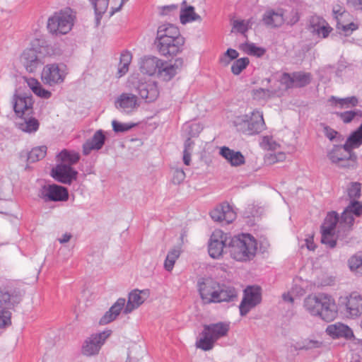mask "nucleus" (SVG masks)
Returning a JSON list of instances; mask_svg holds the SVG:
<instances>
[{
	"instance_id": "obj_6",
	"label": "nucleus",
	"mask_w": 362,
	"mask_h": 362,
	"mask_svg": "<svg viewBox=\"0 0 362 362\" xmlns=\"http://www.w3.org/2000/svg\"><path fill=\"white\" fill-rule=\"evenodd\" d=\"M257 250V240L250 234H240L230 240V255L236 261L247 262L252 259Z\"/></svg>"
},
{
	"instance_id": "obj_11",
	"label": "nucleus",
	"mask_w": 362,
	"mask_h": 362,
	"mask_svg": "<svg viewBox=\"0 0 362 362\" xmlns=\"http://www.w3.org/2000/svg\"><path fill=\"white\" fill-rule=\"evenodd\" d=\"M67 74L65 65L56 63L48 64L43 67L40 78L45 84L52 86L62 83Z\"/></svg>"
},
{
	"instance_id": "obj_42",
	"label": "nucleus",
	"mask_w": 362,
	"mask_h": 362,
	"mask_svg": "<svg viewBox=\"0 0 362 362\" xmlns=\"http://www.w3.org/2000/svg\"><path fill=\"white\" fill-rule=\"evenodd\" d=\"M337 221L338 216L336 212L328 213L322 226V230L327 229V230L334 231Z\"/></svg>"
},
{
	"instance_id": "obj_41",
	"label": "nucleus",
	"mask_w": 362,
	"mask_h": 362,
	"mask_svg": "<svg viewBox=\"0 0 362 362\" xmlns=\"http://www.w3.org/2000/svg\"><path fill=\"white\" fill-rule=\"evenodd\" d=\"M180 251L178 249H173L168 253L164 262V267L167 271L171 272L173 270L174 264L180 257Z\"/></svg>"
},
{
	"instance_id": "obj_35",
	"label": "nucleus",
	"mask_w": 362,
	"mask_h": 362,
	"mask_svg": "<svg viewBox=\"0 0 362 362\" xmlns=\"http://www.w3.org/2000/svg\"><path fill=\"white\" fill-rule=\"evenodd\" d=\"M326 332L333 338H349L353 336L351 329L347 325L340 322L329 325L326 329Z\"/></svg>"
},
{
	"instance_id": "obj_61",
	"label": "nucleus",
	"mask_w": 362,
	"mask_h": 362,
	"mask_svg": "<svg viewBox=\"0 0 362 362\" xmlns=\"http://www.w3.org/2000/svg\"><path fill=\"white\" fill-rule=\"evenodd\" d=\"M128 71H129L128 66L119 63L118 69H117V76L118 78H120V77L123 76L124 75H125L128 72Z\"/></svg>"
},
{
	"instance_id": "obj_7",
	"label": "nucleus",
	"mask_w": 362,
	"mask_h": 362,
	"mask_svg": "<svg viewBox=\"0 0 362 362\" xmlns=\"http://www.w3.org/2000/svg\"><path fill=\"white\" fill-rule=\"evenodd\" d=\"M49 46L41 44L36 39L32 42L30 47L21 52L19 62L26 71L35 73L44 64L43 59L49 55Z\"/></svg>"
},
{
	"instance_id": "obj_1",
	"label": "nucleus",
	"mask_w": 362,
	"mask_h": 362,
	"mask_svg": "<svg viewBox=\"0 0 362 362\" xmlns=\"http://www.w3.org/2000/svg\"><path fill=\"white\" fill-rule=\"evenodd\" d=\"M185 43V37L177 26L165 23L158 28L155 45L161 55H177L182 52Z\"/></svg>"
},
{
	"instance_id": "obj_34",
	"label": "nucleus",
	"mask_w": 362,
	"mask_h": 362,
	"mask_svg": "<svg viewBox=\"0 0 362 362\" xmlns=\"http://www.w3.org/2000/svg\"><path fill=\"white\" fill-rule=\"evenodd\" d=\"M328 101L332 107L340 109L354 107L358 104V98L354 95L346 98L331 96Z\"/></svg>"
},
{
	"instance_id": "obj_14",
	"label": "nucleus",
	"mask_w": 362,
	"mask_h": 362,
	"mask_svg": "<svg viewBox=\"0 0 362 362\" xmlns=\"http://www.w3.org/2000/svg\"><path fill=\"white\" fill-rule=\"evenodd\" d=\"M230 235L221 230H215L210 238L209 244V254L214 259L220 258L224 252Z\"/></svg>"
},
{
	"instance_id": "obj_2",
	"label": "nucleus",
	"mask_w": 362,
	"mask_h": 362,
	"mask_svg": "<svg viewBox=\"0 0 362 362\" xmlns=\"http://www.w3.org/2000/svg\"><path fill=\"white\" fill-rule=\"evenodd\" d=\"M303 308L312 316L318 317L326 322L333 321L338 315V306L335 299L325 293L308 296L304 299Z\"/></svg>"
},
{
	"instance_id": "obj_21",
	"label": "nucleus",
	"mask_w": 362,
	"mask_h": 362,
	"mask_svg": "<svg viewBox=\"0 0 362 362\" xmlns=\"http://www.w3.org/2000/svg\"><path fill=\"white\" fill-rule=\"evenodd\" d=\"M132 83L141 98L145 99L146 102L154 101L159 95L157 84L154 81L140 83L137 81H132Z\"/></svg>"
},
{
	"instance_id": "obj_47",
	"label": "nucleus",
	"mask_w": 362,
	"mask_h": 362,
	"mask_svg": "<svg viewBox=\"0 0 362 362\" xmlns=\"http://www.w3.org/2000/svg\"><path fill=\"white\" fill-rule=\"evenodd\" d=\"M286 159V154L284 152L269 153L265 156V162L269 165H272Z\"/></svg>"
},
{
	"instance_id": "obj_9",
	"label": "nucleus",
	"mask_w": 362,
	"mask_h": 362,
	"mask_svg": "<svg viewBox=\"0 0 362 362\" xmlns=\"http://www.w3.org/2000/svg\"><path fill=\"white\" fill-rule=\"evenodd\" d=\"M74 16L69 11L54 13L47 21V30L52 35H65L74 25Z\"/></svg>"
},
{
	"instance_id": "obj_36",
	"label": "nucleus",
	"mask_w": 362,
	"mask_h": 362,
	"mask_svg": "<svg viewBox=\"0 0 362 362\" xmlns=\"http://www.w3.org/2000/svg\"><path fill=\"white\" fill-rule=\"evenodd\" d=\"M283 94L281 89L257 88L251 91V97L255 100H267L274 97H280Z\"/></svg>"
},
{
	"instance_id": "obj_55",
	"label": "nucleus",
	"mask_w": 362,
	"mask_h": 362,
	"mask_svg": "<svg viewBox=\"0 0 362 362\" xmlns=\"http://www.w3.org/2000/svg\"><path fill=\"white\" fill-rule=\"evenodd\" d=\"M178 10V6L175 4H170L167 6H160L158 12L162 16H168L176 13Z\"/></svg>"
},
{
	"instance_id": "obj_19",
	"label": "nucleus",
	"mask_w": 362,
	"mask_h": 362,
	"mask_svg": "<svg viewBox=\"0 0 362 362\" xmlns=\"http://www.w3.org/2000/svg\"><path fill=\"white\" fill-rule=\"evenodd\" d=\"M210 216L215 221L230 223L236 218V213L228 203L224 202L214 208Z\"/></svg>"
},
{
	"instance_id": "obj_51",
	"label": "nucleus",
	"mask_w": 362,
	"mask_h": 362,
	"mask_svg": "<svg viewBox=\"0 0 362 362\" xmlns=\"http://www.w3.org/2000/svg\"><path fill=\"white\" fill-rule=\"evenodd\" d=\"M261 147L267 151H275L279 146V145L274 141L272 138L264 136L260 144Z\"/></svg>"
},
{
	"instance_id": "obj_23",
	"label": "nucleus",
	"mask_w": 362,
	"mask_h": 362,
	"mask_svg": "<svg viewBox=\"0 0 362 362\" xmlns=\"http://www.w3.org/2000/svg\"><path fill=\"white\" fill-rule=\"evenodd\" d=\"M42 197L46 200L54 202L66 201L69 193L66 188L57 185H51L44 188Z\"/></svg>"
},
{
	"instance_id": "obj_52",
	"label": "nucleus",
	"mask_w": 362,
	"mask_h": 362,
	"mask_svg": "<svg viewBox=\"0 0 362 362\" xmlns=\"http://www.w3.org/2000/svg\"><path fill=\"white\" fill-rule=\"evenodd\" d=\"M193 143L189 139L185 144V150L183 152V162L186 165H189L191 162V152Z\"/></svg>"
},
{
	"instance_id": "obj_17",
	"label": "nucleus",
	"mask_w": 362,
	"mask_h": 362,
	"mask_svg": "<svg viewBox=\"0 0 362 362\" xmlns=\"http://www.w3.org/2000/svg\"><path fill=\"white\" fill-rule=\"evenodd\" d=\"M111 330H105L102 332L92 334L83 346V354L86 356L97 354L105 341L110 336Z\"/></svg>"
},
{
	"instance_id": "obj_31",
	"label": "nucleus",
	"mask_w": 362,
	"mask_h": 362,
	"mask_svg": "<svg viewBox=\"0 0 362 362\" xmlns=\"http://www.w3.org/2000/svg\"><path fill=\"white\" fill-rule=\"evenodd\" d=\"M23 79L29 88L37 97L43 99H48L51 97L52 93L45 89L37 78L33 77H24Z\"/></svg>"
},
{
	"instance_id": "obj_62",
	"label": "nucleus",
	"mask_w": 362,
	"mask_h": 362,
	"mask_svg": "<svg viewBox=\"0 0 362 362\" xmlns=\"http://www.w3.org/2000/svg\"><path fill=\"white\" fill-rule=\"evenodd\" d=\"M7 189H8L3 181V178L0 177V199L5 197Z\"/></svg>"
},
{
	"instance_id": "obj_44",
	"label": "nucleus",
	"mask_w": 362,
	"mask_h": 362,
	"mask_svg": "<svg viewBox=\"0 0 362 362\" xmlns=\"http://www.w3.org/2000/svg\"><path fill=\"white\" fill-rule=\"evenodd\" d=\"M252 24V19L248 20H235L233 22V29L240 33H245Z\"/></svg>"
},
{
	"instance_id": "obj_24",
	"label": "nucleus",
	"mask_w": 362,
	"mask_h": 362,
	"mask_svg": "<svg viewBox=\"0 0 362 362\" xmlns=\"http://www.w3.org/2000/svg\"><path fill=\"white\" fill-rule=\"evenodd\" d=\"M310 28L313 33L320 37L326 38L332 31V28L322 18L313 16L310 20Z\"/></svg>"
},
{
	"instance_id": "obj_16",
	"label": "nucleus",
	"mask_w": 362,
	"mask_h": 362,
	"mask_svg": "<svg viewBox=\"0 0 362 362\" xmlns=\"http://www.w3.org/2000/svg\"><path fill=\"white\" fill-rule=\"evenodd\" d=\"M342 304L344 313L349 318H356L362 314V295L352 292L344 297Z\"/></svg>"
},
{
	"instance_id": "obj_57",
	"label": "nucleus",
	"mask_w": 362,
	"mask_h": 362,
	"mask_svg": "<svg viewBox=\"0 0 362 362\" xmlns=\"http://www.w3.org/2000/svg\"><path fill=\"white\" fill-rule=\"evenodd\" d=\"M300 19V13L297 9H293L286 20L288 24L293 25Z\"/></svg>"
},
{
	"instance_id": "obj_37",
	"label": "nucleus",
	"mask_w": 362,
	"mask_h": 362,
	"mask_svg": "<svg viewBox=\"0 0 362 362\" xmlns=\"http://www.w3.org/2000/svg\"><path fill=\"white\" fill-rule=\"evenodd\" d=\"M177 66L162 60V66H159L157 76L165 81L171 80L177 73Z\"/></svg>"
},
{
	"instance_id": "obj_40",
	"label": "nucleus",
	"mask_w": 362,
	"mask_h": 362,
	"mask_svg": "<svg viewBox=\"0 0 362 362\" xmlns=\"http://www.w3.org/2000/svg\"><path fill=\"white\" fill-rule=\"evenodd\" d=\"M362 144V124L353 132L345 143L346 148L351 151L353 148L359 147Z\"/></svg>"
},
{
	"instance_id": "obj_3",
	"label": "nucleus",
	"mask_w": 362,
	"mask_h": 362,
	"mask_svg": "<svg viewBox=\"0 0 362 362\" xmlns=\"http://www.w3.org/2000/svg\"><path fill=\"white\" fill-rule=\"evenodd\" d=\"M198 291L204 303L233 300L237 297L234 288L221 285L211 278L202 279L197 283Z\"/></svg>"
},
{
	"instance_id": "obj_33",
	"label": "nucleus",
	"mask_w": 362,
	"mask_h": 362,
	"mask_svg": "<svg viewBox=\"0 0 362 362\" xmlns=\"http://www.w3.org/2000/svg\"><path fill=\"white\" fill-rule=\"evenodd\" d=\"M105 136L101 130L97 131L93 137L83 146V153L88 155L92 150H99L104 144Z\"/></svg>"
},
{
	"instance_id": "obj_38",
	"label": "nucleus",
	"mask_w": 362,
	"mask_h": 362,
	"mask_svg": "<svg viewBox=\"0 0 362 362\" xmlns=\"http://www.w3.org/2000/svg\"><path fill=\"white\" fill-rule=\"evenodd\" d=\"M180 20L181 23L186 24L193 21H201L202 18L195 12L193 6H185L180 9Z\"/></svg>"
},
{
	"instance_id": "obj_8",
	"label": "nucleus",
	"mask_w": 362,
	"mask_h": 362,
	"mask_svg": "<svg viewBox=\"0 0 362 362\" xmlns=\"http://www.w3.org/2000/svg\"><path fill=\"white\" fill-rule=\"evenodd\" d=\"M228 329L229 325L223 322L204 325L199 339L196 342L197 347L204 351L211 350L216 341L226 335Z\"/></svg>"
},
{
	"instance_id": "obj_4",
	"label": "nucleus",
	"mask_w": 362,
	"mask_h": 362,
	"mask_svg": "<svg viewBox=\"0 0 362 362\" xmlns=\"http://www.w3.org/2000/svg\"><path fill=\"white\" fill-rule=\"evenodd\" d=\"M149 295L150 292L148 289H135L129 293L125 307V299L119 298L100 319V324L106 325L112 322L117 317L122 309H124L125 314L132 313L142 305L149 297Z\"/></svg>"
},
{
	"instance_id": "obj_46",
	"label": "nucleus",
	"mask_w": 362,
	"mask_h": 362,
	"mask_svg": "<svg viewBox=\"0 0 362 362\" xmlns=\"http://www.w3.org/2000/svg\"><path fill=\"white\" fill-rule=\"evenodd\" d=\"M20 128L25 132H36L39 128V122L35 118H30L24 123L21 124Z\"/></svg>"
},
{
	"instance_id": "obj_39",
	"label": "nucleus",
	"mask_w": 362,
	"mask_h": 362,
	"mask_svg": "<svg viewBox=\"0 0 362 362\" xmlns=\"http://www.w3.org/2000/svg\"><path fill=\"white\" fill-rule=\"evenodd\" d=\"M239 49L245 54L261 57L266 53V49L262 47H259L253 42H246L239 45Z\"/></svg>"
},
{
	"instance_id": "obj_27",
	"label": "nucleus",
	"mask_w": 362,
	"mask_h": 362,
	"mask_svg": "<svg viewBox=\"0 0 362 362\" xmlns=\"http://www.w3.org/2000/svg\"><path fill=\"white\" fill-rule=\"evenodd\" d=\"M219 154L233 167H238L245 163V157L241 152L234 151L227 146L221 147Z\"/></svg>"
},
{
	"instance_id": "obj_50",
	"label": "nucleus",
	"mask_w": 362,
	"mask_h": 362,
	"mask_svg": "<svg viewBox=\"0 0 362 362\" xmlns=\"http://www.w3.org/2000/svg\"><path fill=\"white\" fill-rule=\"evenodd\" d=\"M304 291L301 288L298 289L297 288H293L291 291L284 293L282 295L283 300L285 302H289L293 303L294 301V298L299 297L303 295Z\"/></svg>"
},
{
	"instance_id": "obj_25",
	"label": "nucleus",
	"mask_w": 362,
	"mask_h": 362,
	"mask_svg": "<svg viewBox=\"0 0 362 362\" xmlns=\"http://www.w3.org/2000/svg\"><path fill=\"white\" fill-rule=\"evenodd\" d=\"M353 214L360 216L362 214V204L358 202H351L350 204L345 209L341 217L340 223L344 228H350L354 221Z\"/></svg>"
},
{
	"instance_id": "obj_18",
	"label": "nucleus",
	"mask_w": 362,
	"mask_h": 362,
	"mask_svg": "<svg viewBox=\"0 0 362 362\" xmlns=\"http://www.w3.org/2000/svg\"><path fill=\"white\" fill-rule=\"evenodd\" d=\"M33 104L34 101L31 95H15L13 98V110L19 117L32 115Z\"/></svg>"
},
{
	"instance_id": "obj_32",
	"label": "nucleus",
	"mask_w": 362,
	"mask_h": 362,
	"mask_svg": "<svg viewBox=\"0 0 362 362\" xmlns=\"http://www.w3.org/2000/svg\"><path fill=\"white\" fill-rule=\"evenodd\" d=\"M262 21L266 25L269 27L280 26L285 21L284 12L281 9L277 11L268 10L264 14Z\"/></svg>"
},
{
	"instance_id": "obj_48",
	"label": "nucleus",
	"mask_w": 362,
	"mask_h": 362,
	"mask_svg": "<svg viewBox=\"0 0 362 362\" xmlns=\"http://www.w3.org/2000/svg\"><path fill=\"white\" fill-rule=\"evenodd\" d=\"M351 270L362 274V255H354L349 260Z\"/></svg>"
},
{
	"instance_id": "obj_58",
	"label": "nucleus",
	"mask_w": 362,
	"mask_h": 362,
	"mask_svg": "<svg viewBox=\"0 0 362 362\" xmlns=\"http://www.w3.org/2000/svg\"><path fill=\"white\" fill-rule=\"evenodd\" d=\"M132 59V55L130 52L124 51L120 55L119 63L129 67Z\"/></svg>"
},
{
	"instance_id": "obj_43",
	"label": "nucleus",
	"mask_w": 362,
	"mask_h": 362,
	"mask_svg": "<svg viewBox=\"0 0 362 362\" xmlns=\"http://www.w3.org/2000/svg\"><path fill=\"white\" fill-rule=\"evenodd\" d=\"M47 153V147L45 146L33 148L28 154V160L36 162L42 159Z\"/></svg>"
},
{
	"instance_id": "obj_26",
	"label": "nucleus",
	"mask_w": 362,
	"mask_h": 362,
	"mask_svg": "<svg viewBox=\"0 0 362 362\" xmlns=\"http://www.w3.org/2000/svg\"><path fill=\"white\" fill-rule=\"evenodd\" d=\"M329 158L334 163H340L345 160L355 163L356 157L352 154L351 151L344 144L343 146L334 147L329 153Z\"/></svg>"
},
{
	"instance_id": "obj_49",
	"label": "nucleus",
	"mask_w": 362,
	"mask_h": 362,
	"mask_svg": "<svg viewBox=\"0 0 362 362\" xmlns=\"http://www.w3.org/2000/svg\"><path fill=\"white\" fill-rule=\"evenodd\" d=\"M347 194L352 202H355L354 199L358 198L361 195V184L358 182H352L350 186L347 188Z\"/></svg>"
},
{
	"instance_id": "obj_59",
	"label": "nucleus",
	"mask_w": 362,
	"mask_h": 362,
	"mask_svg": "<svg viewBox=\"0 0 362 362\" xmlns=\"http://www.w3.org/2000/svg\"><path fill=\"white\" fill-rule=\"evenodd\" d=\"M185 177V172L181 169H177L175 170L173 177V182L175 184H180L181 182L184 180Z\"/></svg>"
},
{
	"instance_id": "obj_10",
	"label": "nucleus",
	"mask_w": 362,
	"mask_h": 362,
	"mask_svg": "<svg viewBox=\"0 0 362 362\" xmlns=\"http://www.w3.org/2000/svg\"><path fill=\"white\" fill-rule=\"evenodd\" d=\"M239 52L232 48H228L218 57V63L222 66H228L231 64L230 71L233 75H240L250 64L247 57L239 58Z\"/></svg>"
},
{
	"instance_id": "obj_30",
	"label": "nucleus",
	"mask_w": 362,
	"mask_h": 362,
	"mask_svg": "<svg viewBox=\"0 0 362 362\" xmlns=\"http://www.w3.org/2000/svg\"><path fill=\"white\" fill-rule=\"evenodd\" d=\"M117 107L122 109L125 112H132L136 110L139 104L136 95L129 93H122L116 101Z\"/></svg>"
},
{
	"instance_id": "obj_63",
	"label": "nucleus",
	"mask_w": 362,
	"mask_h": 362,
	"mask_svg": "<svg viewBox=\"0 0 362 362\" xmlns=\"http://www.w3.org/2000/svg\"><path fill=\"white\" fill-rule=\"evenodd\" d=\"M306 247L309 250H314L315 249V244L313 241V236H310L305 240Z\"/></svg>"
},
{
	"instance_id": "obj_20",
	"label": "nucleus",
	"mask_w": 362,
	"mask_h": 362,
	"mask_svg": "<svg viewBox=\"0 0 362 362\" xmlns=\"http://www.w3.org/2000/svg\"><path fill=\"white\" fill-rule=\"evenodd\" d=\"M261 300V293L259 287H248L245 290V297L240 305L242 315H246L249 310Z\"/></svg>"
},
{
	"instance_id": "obj_29",
	"label": "nucleus",
	"mask_w": 362,
	"mask_h": 362,
	"mask_svg": "<svg viewBox=\"0 0 362 362\" xmlns=\"http://www.w3.org/2000/svg\"><path fill=\"white\" fill-rule=\"evenodd\" d=\"M20 301V297L15 290L8 287L0 288V308H11Z\"/></svg>"
},
{
	"instance_id": "obj_64",
	"label": "nucleus",
	"mask_w": 362,
	"mask_h": 362,
	"mask_svg": "<svg viewBox=\"0 0 362 362\" xmlns=\"http://www.w3.org/2000/svg\"><path fill=\"white\" fill-rule=\"evenodd\" d=\"M71 235L68 233H65L62 238H60L59 240L62 243H67L71 239Z\"/></svg>"
},
{
	"instance_id": "obj_13",
	"label": "nucleus",
	"mask_w": 362,
	"mask_h": 362,
	"mask_svg": "<svg viewBox=\"0 0 362 362\" xmlns=\"http://www.w3.org/2000/svg\"><path fill=\"white\" fill-rule=\"evenodd\" d=\"M115 0H93L95 11V23L97 27L105 25L107 20L120 9H114Z\"/></svg>"
},
{
	"instance_id": "obj_53",
	"label": "nucleus",
	"mask_w": 362,
	"mask_h": 362,
	"mask_svg": "<svg viewBox=\"0 0 362 362\" xmlns=\"http://www.w3.org/2000/svg\"><path fill=\"white\" fill-rule=\"evenodd\" d=\"M112 125L113 130L115 132H125V131H128V130L131 129L132 127H134L135 126V124L121 123L116 120H113L112 122Z\"/></svg>"
},
{
	"instance_id": "obj_5",
	"label": "nucleus",
	"mask_w": 362,
	"mask_h": 362,
	"mask_svg": "<svg viewBox=\"0 0 362 362\" xmlns=\"http://www.w3.org/2000/svg\"><path fill=\"white\" fill-rule=\"evenodd\" d=\"M57 158L59 163L52 168L51 175L57 182L70 185L77 177L78 173L71 168V165L78 161L79 155L75 151L64 149Z\"/></svg>"
},
{
	"instance_id": "obj_22",
	"label": "nucleus",
	"mask_w": 362,
	"mask_h": 362,
	"mask_svg": "<svg viewBox=\"0 0 362 362\" xmlns=\"http://www.w3.org/2000/svg\"><path fill=\"white\" fill-rule=\"evenodd\" d=\"M333 13L337 21V29L341 30L346 35L358 29V25L346 21L350 17L349 14L346 13L341 7L338 6L334 8Z\"/></svg>"
},
{
	"instance_id": "obj_54",
	"label": "nucleus",
	"mask_w": 362,
	"mask_h": 362,
	"mask_svg": "<svg viewBox=\"0 0 362 362\" xmlns=\"http://www.w3.org/2000/svg\"><path fill=\"white\" fill-rule=\"evenodd\" d=\"M11 324V313L9 311L0 310V329Z\"/></svg>"
},
{
	"instance_id": "obj_28",
	"label": "nucleus",
	"mask_w": 362,
	"mask_h": 362,
	"mask_svg": "<svg viewBox=\"0 0 362 362\" xmlns=\"http://www.w3.org/2000/svg\"><path fill=\"white\" fill-rule=\"evenodd\" d=\"M159 66H162V59L156 57H146L139 62V70L143 74L153 76L157 74Z\"/></svg>"
},
{
	"instance_id": "obj_12",
	"label": "nucleus",
	"mask_w": 362,
	"mask_h": 362,
	"mask_svg": "<svg viewBox=\"0 0 362 362\" xmlns=\"http://www.w3.org/2000/svg\"><path fill=\"white\" fill-rule=\"evenodd\" d=\"M239 124L247 134L252 135L262 132L266 128L263 112L259 110H254L249 114L243 115L240 118Z\"/></svg>"
},
{
	"instance_id": "obj_45",
	"label": "nucleus",
	"mask_w": 362,
	"mask_h": 362,
	"mask_svg": "<svg viewBox=\"0 0 362 362\" xmlns=\"http://www.w3.org/2000/svg\"><path fill=\"white\" fill-rule=\"evenodd\" d=\"M322 243L330 247H334L336 245L334 231L327 230V229L322 230Z\"/></svg>"
},
{
	"instance_id": "obj_15",
	"label": "nucleus",
	"mask_w": 362,
	"mask_h": 362,
	"mask_svg": "<svg viewBox=\"0 0 362 362\" xmlns=\"http://www.w3.org/2000/svg\"><path fill=\"white\" fill-rule=\"evenodd\" d=\"M312 80V75L304 71L294 72L291 74H284L280 79V83L284 89L300 88L308 85Z\"/></svg>"
},
{
	"instance_id": "obj_56",
	"label": "nucleus",
	"mask_w": 362,
	"mask_h": 362,
	"mask_svg": "<svg viewBox=\"0 0 362 362\" xmlns=\"http://www.w3.org/2000/svg\"><path fill=\"white\" fill-rule=\"evenodd\" d=\"M337 115L344 123H349L355 118L357 113L355 111L350 110L343 112H339Z\"/></svg>"
},
{
	"instance_id": "obj_60",
	"label": "nucleus",
	"mask_w": 362,
	"mask_h": 362,
	"mask_svg": "<svg viewBox=\"0 0 362 362\" xmlns=\"http://www.w3.org/2000/svg\"><path fill=\"white\" fill-rule=\"evenodd\" d=\"M325 136L329 140H333L337 135V132H336L335 130H334L328 127H325Z\"/></svg>"
}]
</instances>
